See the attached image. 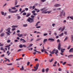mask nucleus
Returning a JSON list of instances; mask_svg holds the SVG:
<instances>
[{"mask_svg":"<svg viewBox=\"0 0 73 73\" xmlns=\"http://www.w3.org/2000/svg\"><path fill=\"white\" fill-rule=\"evenodd\" d=\"M34 18H29L27 19V21L28 22L30 23H32L34 22V20H33Z\"/></svg>","mask_w":73,"mask_h":73,"instance_id":"obj_1","label":"nucleus"},{"mask_svg":"<svg viewBox=\"0 0 73 73\" xmlns=\"http://www.w3.org/2000/svg\"><path fill=\"white\" fill-rule=\"evenodd\" d=\"M40 10L41 11H42L41 12V13H43V14L46 13V8H44L40 9Z\"/></svg>","mask_w":73,"mask_h":73,"instance_id":"obj_2","label":"nucleus"},{"mask_svg":"<svg viewBox=\"0 0 73 73\" xmlns=\"http://www.w3.org/2000/svg\"><path fill=\"white\" fill-rule=\"evenodd\" d=\"M39 66V64H37L36 65V66L34 67V68L35 69H32L33 71H36V70H37V69L38 68Z\"/></svg>","mask_w":73,"mask_h":73,"instance_id":"obj_3","label":"nucleus"},{"mask_svg":"<svg viewBox=\"0 0 73 73\" xmlns=\"http://www.w3.org/2000/svg\"><path fill=\"white\" fill-rule=\"evenodd\" d=\"M17 11H18V10L17 9L15 11H11V9H9V12H10V13H16V12H17Z\"/></svg>","mask_w":73,"mask_h":73,"instance_id":"obj_4","label":"nucleus"},{"mask_svg":"<svg viewBox=\"0 0 73 73\" xmlns=\"http://www.w3.org/2000/svg\"><path fill=\"white\" fill-rule=\"evenodd\" d=\"M64 50H65V49H62L61 50V52L60 53V54L61 55H64V54H63V53L64 52Z\"/></svg>","mask_w":73,"mask_h":73,"instance_id":"obj_5","label":"nucleus"},{"mask_svg":"<svg viewBox=\"0 0 73 73\" xmlns=\"http://www.w3.org/2000/svg\"><path fill=\"white\" fill-rule=\"evenodd\" d=\"M61 43L60 42L59 43L58 46V49L59 50H61Z\"/></svg>","mask_w":73,"mask_h":73,"instance_id":"obj_6","label":"nucleus"},{"mask_svg":"<svg viewBox=\"0 0 73 73\" xmlns=\"http://www.w3.org/2000/svg\"><path fill=\"white\" fill-rule=\"evenodd\" d=\"M60 6H61L60 4H56L54 5V7H59Z\"/></svg>","mask_w":73,"mask_h":73,"instance_id":"obj_7","label":"nucleus"},{"mask_svg":"<svg viewBox=\"0 0 73 73\" xmlns=\"http://www.w3.org/2000/svg\"><path fill=\"white\" fill-rule=\"evenodd\" d=\"M10 30H11L10 28H9L7 29L6 30L7 31H8V32L9 33H11Z\"/></svg>","mask_w":73,"mask_h":73,"instance_id":"obj_8","label":"nucleus"},{"mask_svg":"<svg viewBox=\"0 0 73 73\" xmlns=\"http://www.w3.org/2000/svg\"><path fill=\"white\" fill-rule=\"evenodd\" d=\"M69 53H72L73 52V48H71L69 50Z\"/></svg>","mask_w":73,"mask_h":73,"instance_id":"obj_9","label":"nucleus"},{"mask_svg":"<svg viewBox=\"0 0 73 73\" xmlns=\"http://www.w3.org/2000/svg\"><path fill=\"white\" fill-rule=\"evenodd\" d=\"M20 41H22V42L23 43H24L25 42H26V41H25V39H23L21 38L20 39Z\"/></svg>","mask_w":73,"mask_h":73,"instance_id":"obj_10","label":"nucleus"},{"mask_svg":"<svg viewBox=\"0 0 73 73\" xmlns=\"http://www.w3.org/2000/svg\"><path fill=\"white\" fill-rule=\"evenodd\" d=\"M48 40H49V41H52V42L54 41V39L52 38H49Z\"/></svg>","mask_w":73,"mask_h":73,"instance_id":"obj_11","label":"nucleus"},{"mask_svg":"<svg viewBox=\"0 0 73 73\" xmlns=\"http://www.w3.org/2000/svg\"><path fill=\"white\" fill-rule=\"evenodd\" d=\"M17 36L19 37H23V34H21L20 35V33H18L17 34Z\"/></svg>","mask_w":73,"mask_h":73,"instance_id":"obj_12","label":"nucleus"},{"mask_svg":"<svg viewBox=\"0 0 73 73\" xmlns=\"http://www.w3.org/2000/svg\"><path fill=\"white\" fill-rule=\"evenodd\" d=\"M58 52V50H56V52H55V54H56L57 56H58V54H57Z\"/></svg>","mask_w":73,"mask_h":73,"instance_id":"obj_13","label":"nucleus"},{"mask_svg":"<svg viewBox=\"0 0 73 73\" xmlns=\"http://www.w3.org/2000/svg\"><path fill=\"white\" fill-rule=\"evenodd\" d=\"M56 52V49L54 48L52 50V53H55V52Z\"/></svg>","mask_w":73,"mask_h":73,"instance_id":"obj_14","label":"nucleus"},{"mask_svg":"<svg viewBox=\"0 0 73 73\" xmlns=\"http://www.w3.org/2000/svg\"><path fill=\"white\" fill-rule=\"evenodd\" d=\"M4 34H5V33H3L1 34V37H3L4 36Z\"/></svg>","mask_w":73,"mask_h":73,"instance_id":"obj_15","label":"nucleus"},{"mask_svg":"<svg viewBox=\"0 0 73 73\" xmlns=\"http://www.w3.org/2000/svg\"><path fill=\"white\" fill-rule=\"evenodd\" d=\"M53 60H54V59L52 58L51 60L50 59L48 60V61L50 62H52L53 61Z\"/></svg>","mask_w":73,"mask_h":73,"instance_id":"obj_16","label":"nucleus"},{"mask_svg":"<svg viewBox=\"0 0 73 73\" xmlns=\"http://www.w3.org/2000/svg\"><path fill=\"white\" fill-rule=\"evenodd\" d=\"M34 51L35 52H37L38 53H41L40 52L37 51V50H36V49H34Z\"/></svg>","mask_w":73,"mask_h":73,"instance_id":"obj_17","label":"nucleus"},{"mask_svg":"<svg viewBox=\"0 0 73 73\" xmlns=\"http://www.w3.org/2000/svg\"><path fill=\"white\" fill-rule=\"evenodd\" d=\"M31 15V13H27V15L26 16V17H29V16Z\"/></svg>","mask_w":73,"mask_h":73,"instance_id":"obj_18","label":"nucleus"},{"mask_svg":"<svg viewBox=\"0 0 73 73\" xmlns=\"http://www.w3.org/2000/svg\"><path fill=\"white\" fill-rule=\"evenodd\" d=\"M49 68H47L46 69V73H47L48 72H49Z\"/></svg>","mask_w":73,"mask_h":73,"instance_id":"obj_19","label":"nucleus"},{"mask_svg":"<svg viewBox=\"0 0 73 73\" xmlns=\"http://www.w3.org/2000/svg\"><path fill=\"white\" fill-rule=\"evenodd\" d=\"M24 70V67L22 66L21 68L20 69V70Z\"/></svg>","mask_w":73,"mask_h":73,"instance_id":"obj_20","label":"nucleus"},{"mask_svg":"<svg viewBox=\"0 0 73 73\" xmlns=\"http://www.w3.org/2000/svg\"><path fill=\"white\" fill-rule=\"evenodd\" d=\"M65 27H63V29H62L61 30V32H62L63 31H64L65 30Z\"/></svg>","mask_w":73,"mask_h":73,"instance_id":"obj_21","label":"nucleus"},{"mask_svg":"<svg viewBox=\"0 0 73 73\" xmlns=\"http://www.w3.org/2000/svg\"><path fill=\"white\" fill-rule=\"evenodd\" d=\"M73 57V55H70L68 56V58H70L71 57Z\"/></svg>","mask_w":73,"mask_h":73,"instance_id":"obj_22","label":"nucleus"},{"mask_svg":"<svg viewBox=\"0 0 73 73\" xmlns=\"http://www.w3.org/2000/svg\"><path fill=\"white\" fill-rule=\"evenodd\" d=\"M71 39L72 40V42H73V35H71Z\"/></svg>","mask_w":73,"mask_h":73,"instance_id":"obj_23","label":"nucleus"},{"mask_svg":"<svg viewBox=\"0 0 73 73\" xmlns=\"http://www.w3.org/2000/svg\"><path fill=\"white\" fill-rule=\"evenodd\" d=\"M41 40V38H39L38 39H37L35 41H39V40Z\"/></svg>","mask_w":73,"mask_h":73,"instance_id":"obj_24","label":"nucleus"},{"mask_svg":"<svg viewBox=\"0 0 73 73\" xmlns=\"http://www.w3.org/2000/svg\"><path fill=\"white\" fill-rule=\"evenodd\" d=\"M15 5H17V0H16L15 1Z\"/></svg>","mask_w":73,"mask_h":73,"instance_id":"obj_25","label":"nucleus"},{"mask_svg":"<svg viewBox=\"0 0 73 73\" xmlns=\"http://www.w3.org/2000/svg\"><path fill=\"white\" fill-rule=\"evenodd\" d=\"M52 12V11H47L46 12V13H48V14H49L50 13H51Z\"/></svg>","mask_w":73,"mask_h":73,"instance_id":"obj_26","label":"nucleus"},{"mask_svg":"<svg viewBox=\"0 0 73 73\" xmlns=\"http://www.w3.org/2000/svg\"><path fill=\"white\" fill-rule=\"evenodd\" d=\"M12 28H17V26L15 25V26H12Z\"/></svg>","mask_w":73,"mask_h":73,"instance_id":"obj_27","label":"nucleus"},{"mask_svg":"<svg viewBox=\"0 0 73 73\" xmlns=\"http://www.w3.org/2000/svg\"><path fill=\"white\" fill-rule=\"evenodd\" d=\"M63 35H64V33H62L61 34L59 35V36L61 37V36H62Z\"/></svg>","mask_w":73,"mask_h":73,"instance_id":"obj_28","label":"nucleus"},{"mask_svg":"<svg viewBox=\"0 0 73 73\" xmlns=\"http://www.w3.org/2000/svg\"><path fill=\"white\" fill-rule=\"evenodd\" d=\"M40 23V21L38 22L36 24V25H35L36 27H37V26H38V24Z\"/></svg>","mask_w":73,"mask_h":73,"instance_id":"obj_29","label":"nucleus"},{"mask_svg":"<svg viewBox=\"0 0 73 73\" xmlns=\"http://www.w3.org/2000/svg\"><path fill=\"white\" fill-rule=\"evenodd\" d=\"M23 16H25L27 15V13L25 12L23 13L22 14Z\"/></svg>","mask_w":73,"mask_h":73,"instance_id":"obj_30","label":"nucleus"},{"mask_svg":"<svg viewBox=\"0 0 73 73\" xmlns=\"http://www.w3.org/2000/svg\"><path fill=\"white\" fill-rule=\"evenodd\" d=\"M27 26H28V25L27 24L23 25V26L24 27H27Z\"/></svg>","mask_w":73,"mask_h":73,"instance_id":"obj_31","label":"nucleus"},{"mask_svg":"<svg viewBox=\"0 0 73 73\" xmlns=\"http://www.w3.org/2000/svg\"><path fill=\"white\" fill-rule=\"evenodd\" d=\"M19 47L20 48H23V46L22 45V44H20L19 46Z\"/></svg>","mask_w":73,"mask_h":73,"instance_id":"obj_32","label":"nucleus"},{"mask_svg":"<svg viewBox=\"0 0 73 73\" xmlns=\"http://www.w3.org/2000/svg\"><path fill=\"white\" fill-rule=\"evenodd\" d=\"M1 13L2 14V15H4V12L3 11H1Z\"/></svg>","mask_w":73,"mask_h":73,"instance_id":"obj_33","label":"nucleus"},{"mask_svg":"<svg viewBox=\"0 0 73 73\" xmlns=\"http://www.w3.org/2000/svg\"><path fill=\"white\" fill-rule=\"evenodd\" d=\"M70 47H71V45L69 46L67 48V49H69L70 48Z\"/></svg>","mask_w":73,"mask_h":73,"instance_id":"obj_34","label":"nucleus"},{"mask_svg":"<svg viewBox=\"0 0 73 73\" xmlns=\"http://www.w3.org/2000/svg\"><path fill=\"white\" fill-rule=\"evenodd\" d=\"M68 37H66L65 38L64 41H66V40H68Z\"/></svg>","mask_w":73,"mask_h":73,"instance_id":"obj_35","label":"nucleus"},{"mask_svg":"<svg viewBox=\"0 0 73 73\" xmlns=\"http://www.w3.org/2000/svg\"><path fill=\"white\" fill-rule=\"evenodd\" d=\"M9 46H11V44H10L9 45H7V46H5V48H7V47H9Z\"/></svg>","mask_w":73,"mask_h":73,"instance_id":"obj_36","label":"nucleus"},{"mask_svg":"<svg viewBox=\"0 0 73 73\" xmlns=\"http://www.w3.org/2000/svg\"><path fill=\"white\" fill-rule=\"evenodd\" d=\"M28 50H29L32 51V50H33V48H28Z\"/></svg>","mask_w":73,"mask_h":73,"instance_id":"obj_37","label":"nucleus"},{"mask_svg":"<svg viewBox=\"0 0 73 73\" xmlns=\"http://www.w3.org/2000/svg\"><path fill=\"white\" fill-rule=\"evenodd\" d=\"M7 42H8V43H9L11 42V40L9 39L7 40Z\"/></svg>","mask_w":73,"mask_h":73,"instance_id":"obj_38","label":"nucleus"},{"mask_svg":"<svg viewBox=\"0 0 73 73\" xmlns=\"http://www.w3.org/2000/svg\"><path fill=\"white\" fill-rule=\"evenodd\" d=\"M11 9H16V7H11Z\"/></svg>","mask_w":73,"mask_h":73,"instance_id":"obj_39","label":"nucleus"},{"mask_svg":"<svg viewBox=\"0 0 73 73\" xmlns=\"http://www.w3.org/2000/svg\"><path fill=\"white\" fill-rule=\"evenodd\" d=\"M66 63V62H65L64 63H63L62 64L63 65H65Z\"/></svg>","mask_w":73,"mask_h":73,"instance_id":"obj_40","label":"nucleus"},{"mask_svg":"<svg viewBox=\"0 0 73 73\" xmlns=\"http://www.w3.org/2000/svg\"><path fill=\"white\" fill-rule=\"evenodd\" d=\"M25 10H24L21 12V13H23V12H25Z\"/></svg>","mask_w":73,"mask_h":73,"instance_id":"obj_41","label":"nucleus"},{"mask_svg":"<svg viewBox=\"0 0 73 73\" xmlns=\"http://www.w3.org/2000/svg\"><path fill=\"white\" fill-rule=\"evenodd\" d=\"M7 65H12V63L7 64Z\"/></svg>","mask_w":73,"mask_h":73,"instance_id":"obj_42","label":"nucleus"},{"mask_svg":"<svg viewBox=\"0 0 73 73\" xmlns=\"http://www.w3.org/2000/svg\"><path fill=\"white\" fill-rule=\"evenodd\" d=\"M32 45H33V44H30L29 45V48H31V46H32Z\"/></svg>","mask_w":73,"mask_h":73,"instance_id":"obj_43","label":"nucleus"},{"mask_svg":"<svg viewBox=\"0 0 73 73\" xmlns=\"http://www.w3.org/2000/svg\"><path fill=\"white\" fill-rule=\"evenodd\" d=\"M0 48H0L1 50H3L4 49L3 48V47H1Z\"/></svg>","mask_w":73,"mask_h":73,"instance_id":"obj_44","label":"nucleus"},{"mask_svg":"<svg viewBox=\"0 0 73 73\" xmlns=\"http://www.w3.org/2000/svg\"><path fill=\"white\" fill-rule=\"evenodd\" d=\"M19 6H20V5H17L16 6H15L14 7H16V8H18V7H19Z\"/></svg>","mask_w":73,"mask_h":73,"instance_id":"obj_45","label":"nucleus"},{"mask_svg":"<svg viewBox=\"0 0 73 73\" xmlns=\"http://www.w3.org/2000/svg\"><path fill=\"white\" fill-rule=\"evenodd\" d=\"M21 50H23V49H18L17 50V52H20V51H21Z\"/></svg>","mask_w":73,"mask_h":73,"instance_id":"obj_46","label":"nucleus"},{"mask_svg":"<svg viewBox=\"0 0 73 73\" xmlns=\"http://www.w3.org/2000/svg\"><path fill=\"white\" fill-rule=\"evenodd\" d=\"M29 64H30V62H27V64L28 66V65H29Z\"/></svg>","mask_w":73,"mask_h":73,"instance_id":"obj_47","label":"nucleus"},{"mask_svg":"<svg viewBox=\"0 0 73 73\" xmlns=\"http://www.w3.org/2000/svg\"><path fill=\"white\" fill-rule=\"evenodd\" d=\"M70 18L71 19H72V20H73V17H72V16L70 17Z\"/></svg>","mask_w":73,"mask_h":73,"instance_id":"obj_48","label":"nucleus"},{"mask_svg":"<svg viewBox=\"0 0 73 73\" xmlns=\"http://www.w3.org/2000/svg\"><path fill=\"white\" fill-rule=\"evenodd\" d=\"M6 33L7 35H10V33H8L7 32H6Z\"/></svg>","mask_w":73,"mask_h":73,"instance_id":"obj_49","label":"nucleus"},{"mask_svg":"<svg viewBox=\"0 0 73 73\" xmlns=\"http://www.w3.org/2000/svg\"><path fill=\"white\" fill-rule=\"evenodd\" d=\"M42 70L43 73H44V72H45V70H44V68L42 69Z\"/></svg>","mask_w":73,"mask_h":73,"instance_id":"obj_50","label":"nucleus"},{"mask_svg":"<svg viewBox=\"0 0 73 73\" xmlns=\"http://www.w3.org/2000/svg\"><path fill=\"white\" fill-rule=\"evenodd\" d=\"M17 19H20V16H17Z\"/></svg>","mask_w":73,"mask_h":73,"instance_id":"obj_51","label":"nucleus"},{"mask_svg":"<svg viewBox=\"0 0 73 73\" xmlns=\"http://www.w3.org/2000/svg\"><path fill=\"white\" fill-rule=\"evenodd\" d=\"M53 11H56L57 10V9L56 8L54 9H53Z\"/></svg>","mask_w":73,"mask_h":73,"instance_id":"obj_52","label":"nucleus"},{"mask_svg":"<svg viewBox=\"0 0 73 73\" xmlns=\"http://www.w3.org/2000/svg\"><path fill=\"white\" fill-rule=\"evenodd\" d=\"M36 28H41V26H39L36 27Z\"/></svg>","mask_w":73,"mask_h":73,"instance_id":"obj_53","label":"nucleus"},{"mask_svg":"<svg viewBox=\"0 0 73 73\" xmlns=\"http://www.w3.org/2000/svg\"><path fill=\"white\" fill-rule=\"evenodd\" d=\"M57 9V10H61V8H58Z\"/></svg>","mask_w":73,"mask_h":73,"instance_id":"obj_54","label":"nucleus"},{"mask_svg":"<svg viewBox=\"0 0 73 73\" xmlns=\"http://www.w3.org/2000/svg\"><path fill=\"white\" fill-rule=\"evenodd\" d=\"M4 44H0V46H4Z\"/></svg>","mask_w":73,"mask_h":73,"instance_id":"obj_55","label":"nucleus"},{"mask_svg":"<svg viewBox=\"0 0 73 73\" xmlns=\"http://www.w3.org/2000/svg\"><path fill=\"white\" fill-rule=\"evenodd\" d=\"M25 10L26 11H28V9L27 8H25Z\"/></svg>","mask_w":73,"mask_h":73,"instance_id":"obj_56","label":"nucleus"},{"mask_svg":"<svg viewBox=\"0 0 73 73\" xmlns=\"http://www.w3.org/2000/svg\"><path fill=\"white\" fill-rule=\"evenodd\" d=\"M46 42V39H44L43 40V43H45V42Z\"/></svg>","mask_w":73,"mask_h":73,"instance_id":"obj_57","label":"nucleus"},{"mask_svg":"<svg viewBox=\"0 0 73 73\" xmlns=\"http://www.w3.org/2000/svg\"><path fill=\"white\" fill-rule=\"evenodd\" d=\"M54 25H55V24L54 23H53L52 24V26L53 27H54Z\"/></svg>","mask_w":73,"mask_h":73,"instance_id":"obj_58","label":"nucleus"},{"mask_svg":"<svg viewBox=\"0 0 73 73\" xmlns=\"http://www.w3.org/2000/svg\"><path fill=\"white\" fill-rule=\"evenodd\" d=\"M64 33L66 35H67V32L66 31H65Z\"/></svg>","mask_w":73,"mask_h":73,"instance_id":"obj_59","label":"nucleus"},{"mask_svg":"<svg viewBox=\"0 0 73 73\" xmlns=\"http://www.w3.org/2000/svg\"><path fill=\"white\" fill-rule=\"evenodd\" d=\"M58 71H62V70L60 68H59L58 69Z\"/></svg>","mask_w":73,"mask_h":73,"instance_id":"obj_60","label":"nucleus"},{"mask_svg":"<svg viewBox=\"0 0 73 73\" xmlns=\"http://www.w3.org/2000/svg\"><path fill=\"white\" fill-rule=\"evenodd\" d=\"M32 13H35V11L34 10L32 11Z\"/></svg>","mask_w":73,"mask_h":73,"instance_id":"obj_61","label":"nucleus"},{"mask_svg":"<svg viewBox=\"0 0 73 73\" xmlns=\"http://www.w3.org/2000/svg\"><path fill=\"white\" fill-rule=\"evenodd\" d=\"M57 42H60V40L58 39L57 40Z\"/></svg>","mask_w":73,"mask_h":73,"instance_id":"obj_62","label":"nucleus"},{"mask_svg":"<svg viewBox=\"0 0 73 73\" xmlns=\"http://www.w3.org/2000/svg\"><path fill=\"white\" fill-rule=\"evenodd\" d=\"M49 52L51 54H53V53H52V52H51V50L49 51Z\"/></svg>","mask_w":73,"mask_h":73,"instance_id":"obj_63","label":"nucleus"},{"mask_svg":"<svg viewBox=\"0 0 73 73\" xmlns=\"http://www.w3.org/2000/svg\"><path fill=\"white\" fill-rule=\"evenodd\" d=\"M35 61H38V59L36 58H35Z\"/></svg>","mask_w":73,"mask_h":73,"instance_id":"obj_64","label":"nucleus"}]
</instances>
